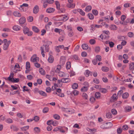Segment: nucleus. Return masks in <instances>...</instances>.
<instances>
[{
	"mask_svg": "<svg viewBox=\"0 0 134 134\" xmlns=\"http://www.w3.org/2000/svg\"><path fill=\"white\" fill-rule=\"evenodd\" d=\"M23 31L25 34H27L28 36H31L33 34L32 32V31H29V28L27 27H24Z\"/></svg>",
	"mask_w": 134,
	"mask_h": 134,
	"instance_id": "f257e3e1",
	"label": "nucleus"
},
{
	"mask_svg": "<svg viewBox=\"0 0 134 134\" xmlns=\"http://www.w3.org/2000/svg\"><path fill=\"white\" fill-rule=\"evenodd\" d=\"M62 111L69 113L70 114L74 113L75 112V110L72 109H69L67 108H65L62 107Z\"/></svg>",
	"mask_w": 134,
	"mask_h": 134,
	"instance_id": "f03ea898",
	"label": "nucleus"
},
{
	"mask_svg": "<svg viewBox=\"0 0 134 134\" xmlns=\"http://www.w3.org/2000/svg\"><path fill=\"white\" fill-rule=\"evenodd\" d=\"M11 42V41L9 40L8 41V43L4 44L3 48L4 50H7L8 49L9 45L10 43Z\"/></svg>",
	"mask_w": 134,
	"mask_h": 134,
	"instance_id": "7ed1b4c3",
	"label": "nucleus"
},
{
	"mask_svg": "<svg viewBox=\"0 0 134 134\" xmlns=\"http://www.w3.org/2000/svg\"><path fill=\"white\" fill-rule=\"evenodd\" d=\"M10 77H8V80L13 82H18L19 80V78H16L14 77L13 79H11L10 78Z\"/></svg>",
	"mask_w": 134,
	"mask_h": 134,
	"instance_id": "20e7f679",
	"label": "nucleus"
},
{
	"mask_svg": "<svg viewBox=\"0 0 134 134\" xmlns=\"http://www.w3.org/2000/svg\"><path fill=\"white\" fill-rule=\"evenodd\" d=\"M28 6V4L27 3H23L22 5H20V7L19 8V9L22 11H25L26 10H24V8L23 7H27Z\"/></svg>",
	"mask_w": 134,
	"mask_h": 134,
	"instance_id": "39448f33",
	"label": "nucleus"
},
{
	"mask_svg": "<svg viewBox=\"0 0 134 134\" xmlns=\"http://www.w3.org/2000/svg\"><path fill=\"white\" fill-rule=\"evenodd\" d=\"M66 61L65 58L63 56L61 57L60 59V64L61 65H63L64 64Z\"/></svg>",
	"mask_w": 134,
	"mask_h": 134,
	"instance_id": "423d86ee",
	"label": "nucleus"
},
{
	"mask_svg": "<svg viewBox=\"0 0 134 134\" xmlns=\"http://www.w3.org/2000/svg\"><path fill=\"white\" fill-rule=\"evenodd\" d=\"M124 110L126 112H129L131 110V107L129 105L126 106L124 108Z\"/></svg>",
	"mask_w": 134,
	"mask_h": 134,
	"instance_id": "0eeeda50",
	"label": "nucleus"
},
{
	"mask_svg": "<svg viewBox=\"0 0 134 134\" xmlns=\"http://www.w3.org/2000/svg\"><path fill=\"white\" fill-rule=\"evenodd\" d=\"M39 10V8L38 5H36L33 8V13L35 14L37 13Z\"/></svg>",
	"mask_w": 134,
	"mask_h": 134,
	"instance_id": "6e6552de",
	"label": "nucleus"
},
{
	"mask_svg": "<svg viewBox=\"0 0 134 134\" xmlns=\"http://www.w3.org/2000/svg\"><path fill=\"white\" fill-rule=\"evenodd\" d=\"M26 21L25 18L24 17H21L19 20V22L20 24H23L25 23Z\"/></svg>",
	"mask_w": 134,
	"mask_h": 134,
	"instance_id": "1a4fd4ad",
	"label": "nucleus"
},
{
	"mask_svg": "<svg viewBox=\"0 0 134 134\" xmlns=\"http://www.w3.org/2000/svg\"><path fill=\"white\" fill-rule=\"evenodd\" d=\"M14 15L17 17H20L21 16V14L19 12L17 11H15L13 12Z\"/></svg>",
	"mask_w": 134,
	"mask_h": 134,
	"instance_id": "9d476101",
	"label": "nucleus"
},
{
	"mask_svg": "<svg viewBox=\"0 0 134 134\" xmlns=\"http://www.w3.org/2000/svg\"><path fill=\"white\" fill-rule=\"evenodd\" d=\"M121 101H117L115 102L113 104V106L116 107H118L121 104Z\"/></svg>",
	"mask_w": 134,
	"mask_h": 134,
	"instance_id": "9b49d317",
	"label": "nucleus"
},
{
	"mask_svg": "<svg viewBox=\"0 0 134 134\" xmlns=\"http://www.w3.org/2000/svg\"><path fill=\"white\" fill-rule=\"evenodd\" d=\"M20 29V26L17 25H14L13 27V30L16 31H19Z\"/></svg>",
	"mask_w": 134,
	"mask_h": 134,
	"instance_id": "f8f14e48",
	"label": "nucleus"
},
{
	"mask_svg": "<svg viewBox=\"0 0 134 134\" xmlns=\"http://www.w3.org/2000/svg\"><path fill=\"white\" fill-rule=\"evenodd\" d=\"M55 11V9L53 8H49L46 9V12L48 13H53Z\"/></svg>",
	"mask_w": 134,
	"mask_h": 134,
	"instance_id": "ddd939ff",
	"label": "nucleus"
},
{
	"mask_svg": "<svg viewBox=\"0 0 134 134\" xmlns=\"http://www.w3.org/2000/svg\"><path fill=\"white\" fill-rule=\"evenodd\" d=\"M75 6V4H71V3H69L66 6L67 7L71 8H74Z\"/></svg>",
	"mask_w": 134,
	"mask_h": 134,
	"instance_id": "4468645a",
	"label": "nucleus"
},
{
	"mask_svg": "<svg viewBox=\"0 0 134 134\" xmlns=\"http://www.w3.org/2000/svg\"><path fill=\"white\" fill-rule=\"evenodd\" d=\"M32 29L33 31L36 33H38L40 31L39 29L35 26H32Z\"/></svg>",
	"mask_w": 134,
	"mask_h": 134,
	"instance_id": "2eb2a0df",
	"label": "nucleus"
},
{
	"mask_svg": "<svg viewBox=\"0 0 134 134\" xmlns=\"http://www.w3.org/2000/svg\"><path fill=\"white\" fill-rule=\"evenodd\" d=\"M70 80L68 78H62L61 79V82L63 83H67L70 81Z\"/></svg>",
	"mask_w": 134,
	"mask_h": 134,
	"instance_id": "dca6fc26",
	"label": "nucleus"
},
{
	"mask_svg": "<svg viewBox=\"0 0 134 134\" xmlns=\"http://www.w3.org/2000/svg\"><path fill=\"white\" fill-rule=\"evenodd\" d=\"M60 17L61 18L59 20H65V21H66L68 19V17L67 16L62 15L60 16Z\"/></svg>",
	"mask_w": 134,
	"mask_h": 134,
	"instance_id": "f3484780",
	"label": "nucleus"
},
{
	"mask_svg": "<svg viewBox=\"0 0 134 134\" xmlns=\"http://www.w3.org/2000/svg\"><path fill=\"white\" fill-rule=\"evenodd\" d=\"M129 94L128 93L125 92L122 95V97L124 99L127 98L129 97Z\"/></svg>",
	"mask_w": 134,
	"mask_h": 134,
	"instance_id": "a211bd4d",
	"label": "nucleus"
},
{
	"mask_svg": "<svg viewBox=\"0 0 134 134\" xmlns=\"http://www.w3.org/2000/svg\"><path fill=\"white\" fill-rule=\"evenodd\" d=\"M82 47L83 49L86 50L88 49V46L87 44H83L82 45Z\"/></svg>",
	"mask_w": 134,
	"mask_h": 134,
	"instance_id": "6ab92c4d",
	"label": "nucleus"
},
{
	"mask_svg": "<svg viewBox=\"0 0 134 134\" xmlns=\"http://www.w3.org/2000/svg\"><path fill=\"white\" fill-rule=\"evenodd\" d=\"M39 71L40 73L42 75H44L45 74V72L42 68H40L39 69Z\"/></svg>",
	"mask_w": 134,
	"mask_h": 134,
	"instance_id": "aec40b11",
	"label": "nucleus"
},
{
	"mask_svg": "<svg viewBox=\"0 0 134 134\" xmlns=\"http://www.w3.org/2000/svg\"><path fill=\"white\" fill-rule=\"evenodd\" d=\"M54 60L53 57L52 56L50 55L48 58V61L49 63H52L53 62Z\"/></svg>",
	"mask_w": 134,
	"mask_h": 134,
	"instance_id": "412c9836",
	"label": "nucleus"
},
{
	"mask_svg": "<svg viewBox=\"0 0 134 134\" xmlns=\"http://www.w3.org/2000/svg\"><path fill=\"white\" fill-rule=\"evenodd\" d=\"M92 9V7L91 5H88L87 6L85 9V11L88 12L90 11Z\"/></svg>",
	"mask_w": 134,
	"mask_h": 134,
	"instance_id": "4be33fe9",
	"label": "nucleus"
},
{
	"mask_svg": "<svg viewBox=\"0 0 134 134\" xmlns=\"http://www.w3.org/2000/svg\"><path fill=\"white\" fill-rule=\"evenodd\" d=\"M111 98L114 100H116L118 98V96L116 93H115L112 96Z\"/></svg>",
	"mask_w": 134,
	"mask_h": 134,
	"instance_id": "5701e85b",
	"label": "nucleus"
},
{
	"mask_svg": "<svg viewBox=\"0 0 134 134\" xmlns=\"http://www.w3.org/2000/svg\"><path fill=\"white\" fill-rule=\"evenodd\" d=\"M71 67V63L70 62H67L66 65V67L67 69H69Z\"/></svg>",
	"mask_w": 134,
	"mask_h": 134,
	"instance_id": "b1692460",
	"label": "nucleus"
},
{
	"mask_svg": "<svg viewBox=\"0 0 134 134\" xmlns=\"http://www.w3.org/2000/svg\"><path fill=\"white\" fill-rule=\"evenodd\" d=\"M77 11L79 12L82 15L84 16L85 14V13L81 9H77Z\"/></svg>",
	"mask_w": 134,
	"mask_h": 134,
	"instance_id": "393cba45",
	"label": "nucleus"
},
{
	"mask_svg": "<svg viewBox=\"0 0 134 134\" xmlns=\"http://www.w3.org/2000/svg\"><path fill=\"white\" fill-rule=\"evenodd\" d=\"M87 16L89 18L90 20H93L94 18V16L93 14L91 13H89L87 14Z\"/></svg>",
	"mask_w": 134,
	"mask_h": 134,
	"instance_id": "a878e982",
	"label": "nucleus"
},
{
	"mask_svg": "<svg viewBox=\"0 0 134 134\" xmlns=\"http://www.w3.org/2000/svg\"><path fill=\"white\" fill-rule=\"evenodd\" d=\"M102 70L103 71L107 72L109 70V69L108 67L103 66L102 68Z\"/></svg>",
	"mask_w": 134,
	"mask_h": 134,
	"instance_id": "bb28decb",
	"label": "nucleus"
},
{
	"mask_svg": "<svg viewBox=\"0 0 134 134\" xmlns=\"http://www.w3.org/2000/svg\"><path fill=\"white\" fill-rule=\"evenodd\" d=\"M55 3L56 5L57 8L58 9H59L60 7V5L59 1H55Z\"/></svg>",
	"mask_w": 134,
	"mask_h": 134,
	"instance_id": "cd10ccee",
	"label": "nucleus"
},
{
	"mask_svg": "<svg viewBox=\"0 0 134 134\" xmlns=\"http://www.w3.org/2000/svg\"><path fill=\"white\" fill-rule=\"evenodd\" d=\"M106 116L107 118L108 119H110L112 118V115L110 112L107 113L106 114Z\"/></svg>",
	"mask_w": 134,
	"mask_h": 134,
	"instance_id": "c85d7f7f",
	"label": "nucleus"
},
{
	"mask_svg": "<svg viewBox=\"0 0 134 134\" xmlns=\"http://www.w3.org/2000/svg\"><path fill=\"white\" fill-rule=\"evenodd\" d=\"M110 27L111 30H116L117 29V27L114 25H111Z\"/></svg>",
	"mask_w": 134,
	"mask_h": 134,
	"instance_id": "c756f323",
	"label": "nucleus"
},
{
	"mask_svg": "<svg viewBox=\"0 0 134 134\" xmlns=\"http://www.w3.org/2000/svg\"><path fill=\"white\" fill-rule=\"evenodd\" d=\"M100 91L102 93H106L107 92V90L106 89L100 88Z\"/></svg>",
	"mask_w": 134,
	"mask_h": 134,
	"instance_id": "7c9ffc66",
	"label": "nucleus"
},
{
	"mask_svg": "<svg viewBox=\"0 0 134 134\" xmlns=\"http://www.w3.org/2000/svg\"><path fill=\"white\" fill-rule=\"evenodd\" d=\"M5 121L6 122L9 124L12 123L13 122L12 120L10 118L7 119L5 120Z\"/></svg>",
	"mask_w": 134,
	"mask_h": 134,
	"instance_id": "2f4dec72",
	"label": "nucleus"
},
{
	"mask_svg": "<svg viewBox=\"0 0 134 134\" xmlns=\"http://www.w3.org/2000/svg\"><path fill=\"white\" fill-rule=\"evenodd\" d=\"M96 60H97V61H100L102 60V57L100 55H97L96 57Z\"/></svg>",
	"mask_w": 134,
	"mask_h": 134,
	"instance_id": "473e14b6",
	"label": "nucleus"
},
{
	"mask_svg": "<svg viewBox=\"0 0 134 134\" xmlns=\"http://www.w3.org/2000/svg\"><path fill=\"white\" fill-rule=\"evenodd\" d=\"M39 93L41 95L44 96H46V93L42 91H38Z\"/></svg>",
	"mask_w": 134,
	"mask_h": 134,
	"instance_id": "72a5a7b5",
	"label": "nucleus"
},
{
	"mask_svg": "<svg viewBox=\"0 0 134 134\" xmlns=\"http://www.w3.org/2000/svg\"><path fill=\"white\" fill-rule=\"evenodd\" d=\"M78 85L76 83H74L72 86V87L73 89H77L78 87Z\"/></svg>",
	"mask_w": 134,
	"mask_h": 134,
	"instance_id": "f704fd0d",
	"label": "nucleus"
},
{
	"mask_svg": "<svg viewBox=\"0 0 134 134\" xmlns=\"http://www.w3.org/2000/svg\"><path fill=\"white\" fill-rule=\"evenodd\" d=\"M100 96V93L99 92H96L95 94V97L97 98H99Z\"/></svg>",
	"mask_w": 134,
	"mask_h": 134,
	"instance_id": "c9c22d12",
	"label": "nucleus"
},
{
	"mask_svg": "<svg viewBox=\"0 0 134 134\" xmlns=\"http://www.w3.org/2000/svg\"><path fill=\"white\" fill-rule=\"evenodd\" d=\"M54 118L58 120L60 118V116L58 114H55L53 115Z\"/></svg>",
	"mask_w": 134,
	"mask_h": 134,
	"instance_id": "e433bc0d",
	"label": "nucleus"
},
{
	"mask_svg": "<svg viewBox=\"0 0 134 134\" xmlns=\"http://www.w3.org/2000/svg\"><path fill=\"white\" fill-rule=\"evenodd\" d=\"M29 128V126H26L21 128V129L23 131H25L27 130Z\"/></svg>",
	"mask_w": 134,
	"mask_h": 134,
	"instance_id": "4c0bfd02",
	"label": "nucleus"
},
{
	"mask_svg": "<svg viewBox=\"0 0 134 134\" xmlns=\"http://www.w3.org/2000/svg\"><path fill=\"white\" fill-rule=\"evenodd\" d=\"M128 126L127 125H123L122 126V129L124 130H127L128 129Z\"/></svg>",
	"mask_w": 134,
	"mask_h": 134,
	"instance_id": "58836bf2",
	"label": "nucleus"
},
{
	"mask_svg": "<svg viewBox=\"0 0 134 134\" xmlns=\"http://www.w3.org/2000/svg\"><path fill=\"white\" fill-rule=\"evenodd\" d=\"M34 130L35 132L36 133H39L40 131V129L38 127H35L34 129Z\"/></svg>",
	"mask_w": 134,
	"mask_h": 134,
	"instance_id": "ea45409f",
	"label": "nucleus"
},
{
	"mask_svg": "<svg viewBox=\"0 0 134 134\" xmlns=\"http://www.w3.org/2000/svg\"><path fill=\"white\" fill-rule=\"evenodd\" d=\"M33 120H34L35 122L38 121L40 119L39 117L37 116H35Z\"/></svg>",
	"mask_w": 134,
	"mask_h": 134,
	"instance_id": "a19ab883",
	"label": "nucleus"
},
{
	"mask_svg": "<svg viewBox=\"0 0 134 134\" xmlns=\"http://www.w3.org/2000/svg\"><path fill=\"white\" fill-rule=\"evenodd\" d=\"M26 69H28L30 68V64L29 62H26Z\"/></svg>",
	"mask_w": 134,
	"mask_h": 134,
	"instance_id": "79ce46f5",
	"label": "nucleus"
},
{
	"mask_svg": "<svg viewBox=\"0 0 134 134\" xmlns=\"http://www.w3.org/2000/svg\"><path fill=\"white\" fill-rule=\"evenodd\" d=\"M43 2H45L46 1V2L48 3L49 4H52L53 3L54 1V0H43Z\"/></svg>",
	"mask_w": 134,
	"mask_h": 134,
	"instance_id": "37998d69",
	"label": "nucleus"
},
{
	"mask_svg": "<svg viewBox=\"0 0 134 134\" xmlns=\"http://www.w3.org/2000/svg\"><path fill=\"white\" fill-rule=\"evenodd\" d=\"M88 90L87 87V86H84L82 87L81 89V91H86Z\"/></svg>",
	"mask_w": 134,
	"mask_h": 134,
	"instance_id": "c03bdc74",
	"label": "nucleus"
},
{
	"mask_svg": "<svg viewBox=\"0 0 134 134\" xmlns=\"http://www.w3.org/2000/svg\"><path fill=\"white\" fill-rule=\"evenodd\" d=\"M111 113L115 115L117 114V111L115 109H113L111 110Z\"/></svg>",
	"mask_w": 134,
	"mask_h": 134,
	"instance_id": "a18cd8bd",
	"label": "nucleus"
},
{
	"mask_svg": "<svg viewBox=\"0 0 134 134\" xmlns=\"http://www.w3.org/2000/svg\"><path fill=\"white\" fill-rule=\"evenodd\" d=\"M92 13L95 15H97L98 14L97 10L95 9H93L92 10Z\"/></svg>",
	"mask_w": 134,
	"mask_h": 134,
	"instance_id": "49530a36",
	"label": "nucleus"
},
{
	"mask_svg": "<svg viewBox=\"0 0 134 134\" xmlns=\"http://www.w3.org/2000/svg\"><path fill=\"white\" fill-rule=\"evenodd\" d=\"M27 20L29 22H32L33 21V18L32 16H29L28 17Z\"/></svg>",
	"mask_w": 134,
	"mask_h": 134,
	"instance_id": "de8ad7c7",
	"label": "nucleus"
},
{
	"mask_svg": "<svg viewBox=\"0 0 134 134\" xmlns=\"http://www.w3.org/2000/svg\"><path fill=\"white\" fill-rule=\"evenodd\" d=\"M122 130L121 127H119L117 129V132L118 133L120 134Z\"/></svg>",
	"mask_w": 134,
	"mask_h": 134,
	"instance_id": "09e8293b",
	"label": "nucleus"
},
{
	"mask_svg": "<svg viewBox=\"0 0 134 134\" xmlns=\"http://www.w3.org/2000/svg\"><path fill=\"white\" fill-rule=\"evenodd\" d=\"M10 128L11 129H13L14 131H17L18 130V129L15 126H12Z\"/></svg>",
	"mask_w": 134,
	"mask_h": 134,
	"instance_id": "8fccbe9b",
	"label": "nucleus"
},
{
	"mask_svg": "<svg viewBox=\"0 0 134 134\" xmlns=\"http://www.w3.org/2000/svg\"><path fill=\"white\" fill-rule=\"evenodd\" d=\"M61 68V66L60 65H58L57 67L56 70L55 71L56 72H57L58 71H59L60 70Z\"/></svg>",
	"mask_w": 134,
	"mask_h": 134,
	"instance_id": "3c124183",
	"label": "nucleus"
},
{
	"mask_svg": "<svg viewBox=\"0 0 134 134\" xmlns=\"http://www.w3.org/2000/svg\"><path fill=\"white\" fill-rule=\"evenodd\" d=\"M89 71L88 70H86L85 72V75L86 77H88L89 76Z\"/></svg>",
	"mask_w": 134,
	"mask_h": 134,
	"instance_id": "603ef678",
	"label": "nucleus"
},
{
	"mask_svg": "<svg viewBox=\"0 0 134 134\" xmlns=\"http://www.w3.org/2000/svg\"><path fill=\"white\" fill-rule=\"evenodd\" d=\"M48 111V107H45L43 110V112L44 113H47Z\"/></svg>",
	"mask_w": 134,
	"mask_h": 134,
	"instance_id": "864d4df0",
	"label": "nucleus"
},
{
	"mask_svg": "<svg viewBox=\"0 0 134 134\" xmlns=\"http://www.w3.org/2000/svg\"><path fill=\"white\" fill-rule=\"evenodd\" d=\"M64 103L66 106H68L71 105V103L69 101H65Z\"/></svg>",
	"mask_w": 134,
	"mask_h": 134,
	"instance_id": "5fc2aeb1",
	"label": "nucleus"
},
{
	"mask_svg": "<svg viewBox=\"0 0 134 134\" xmlns=\"http://www.w3.org/2000/svg\"><path fill=\"white\" fill-rule=\"evenodd\" d=\"M89 42L91 44H95V41L94 39H91L90 40Z\"/></svg>",
	"mask_w": 134,
	"mask_h": 134,
	"instance_id": "6e6d98bb",
	"label": "nucleus"
},
{
	"mask_svg": "<svg viewBox=\"0 0 134 134\" xmlns=\"http://www.w3.org/2000/svg\"><path fill=\"white\" fill-rule=\"evenodd\" d=\"M46 90L47 92L49 93L51 92V89L50 87H48L46 88Z\"/></svg>",
	"mask_w": 134,
	"mask_h": 134,
	"instance_id": "4d7b16f0",
	"label": "nucleus"
},
{
	"mask_svg": "<svg viewBox=\"0 0 134 134\" xmlns=\"http://www.w3.org/2000/svg\"><path fill=\"white\" fill-rule=\"evenodd\" d=\"M82 96L85 99L87 100H88L87 98V95L86 93H83L82 94Z\"/></svg>",
	"mask_w": 134,
	"mask_h": 134,
	"instance_id": "13d9d810",
	"label": "nucleus"
},
{
	"mask_svg": "<svg viewBox=\"0 0 134 134\" xmlns=\"http://www.w3.org/2000/svg\"><path fill=\"white\" fill-rule=\"evenodd\" d=\"M78 80L80 81H84L85 80V77L80 76Z\"/></svg>",
	"mask_w": 134,
	"mask_h": 134,
	"instance_id": "bf43d9fd",
	"label": "nucleus"
},
{
	"mask_svg": "<svg viewBox=\"0 0 134 134\" xmlns=\"http://www.w3.org/2000/svg\"><path fill=\"white\" fill-rule=\"evenodd\" d=\"M44 47L45 48L46 51V52H48L49 50V46L45 45Z\"/></svg>",
	"mask_w": 134,
	"mask_h": 134,
	"instance_id": "052dcab7",
	"label": "nucleus"
},
{
	"mask_svg": "<svg viewBox=\"0 0 134 134\" xmlns=\"http://www.w3.org/2000/svg\"><path fill=\"white\" fill-rule=\"evenodd\" d=\"M128 36L130 37H133V33L132 32H129L128 33Z\"/></svg>",
	"mask_w": 134,
	"mask_h": 134,
	"instance_id": "680f3d73",
	"label": "nucleus"
},
{
	"mask_svg": "<svg viewBox=\"0 0 134 134\" xmlns=\"http://www.w3.org/2000/svg\"><path fill=\"white\" fill-rule=\"evenodd\" d=\"M129 69L130 70L133 69H134V65L130 64L129 65Z\"/></svg>",
	"mask_w": 134,
	"mask_h": 134,
	"instance_id": "e2e57ef3",
	"label": "nucleus"
},
{
	"mask_svg": "<svg viewBox=\"0 0 134 134\" xmlns=\"http://www.w3.org/2000/svg\"><path fill=\"white\" fill-rule=\"evenodd\" d=\"M52 124L53 126H56L58 124V122L56 121H52Z\"/></svg>",
	"mask_w": 134,
	"mask_h": 134,
	"instance_id": "0e129e2a",
	"label": "nucleus"
},
{
	"mask_svg": "<svg viewBox=\"0 0 134 134\" xmlns=\"http://www.w3.org/2000/svg\"><path fill=\"white\" fill-rule=\"evenodd\" d=\"M29 89L27 88V87L26 86H24L23 87V91H29Z\"/></svg>",
	"mask_w": 134,
	"mask_h": 134,
	"instance_id": "69168bd1",
	"label": "nucleus"
},
{
	"mask_svg": "<svg viewBox=\"0 0 134 134\" xmlns=\"http://www.w3.org/2000/svg\"><path fill=\"white\" fill-rule=\"evenodd\" d=\"M37 83L39 85H41V84L42 81L41 79H37Z\"/></svg>",
	"mask_w": 134,
	"mask_h": 134,
	"instance_id": "338daca9",
	"label": "nucleus"
},
{
	"mask_svg": "<svg viewBox=\"0 0 134 134\" xmlns=\"http://www.w3.org/2000/svg\"><path fill=\"white\" fill-rule=\"evenodd\" d=\"M27 78L28 79L31 80L32 79V76L31 75H29L27 76Z\"/></svg>",
	"mask_w": 134,
	"mask_h": 134,
	"instance_id": "774afa93",
	"label": "nucleus"
}]
</instances>
